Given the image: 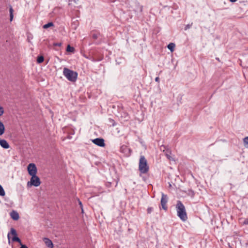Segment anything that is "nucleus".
<instances>
[{
	"label": "nucleus",
	"mask_w": 248,
	"mask_h": 248,
	"mask_svg": "<svg viewBox=\"0 0 248 248\" xmlns=\"http://www.w3.org/2000/svg\"><path fill=\"white\" fill-rule=\"evenodd\" d=\"M168 198L167 195L164 194V193H162V197L161 199V204L162 208L165 210H167V203L168 202Z\"/></svg>",
	"instance_id": "39448f33"
},
{
	"label": "nucleus",
	"mask_w": 248,
	"mask_h": 248,
	"mask_svg": "<svg viewBox=\"0 0 248 248\" xmlns=\"http://www.w3.org/2000/svg\"><path fill=\"white\" fill-rule=\"evenodd\" d=\"M175 47V44L174 43H171L169 44L168 46V48L171 52L173 51L174 48Z\"/></svg>",
	"instance_id": "4468645a"
},
{
	"label": "nucleus",
	"mask_w": 248,
	"mask_h": 248,
	"mask_svg": "<svg viewBox=\"0 0 248 248\" xmlns=\"http://www.w3.org/2000/svg\"><path fill=\"white\" fill-rule=\"evenodd\" d=\"M10 217L14 220H17L19 218L18 213L16 211L14 210H13L10 213Z\"/></svg>",
	"instance_id": "9b49d317"
},
{
	"label": "nucleus",
	"mask_w": 248,
	"mask_h": 248,
	"mask_svg": "<svg viewBox=\"0 0 248 248\" xmlns=\"http://www.w3.org/2000/svg\"><path fill=\"white\" fill-rule=\"evenodd\" d=\"M177 214L179 217L183 221H185L187 219V216L186 208L184 204L180 201H177L176 205Z\"/></svg>",
	"instance_id": "f257e3e1"
},
{
	"label": "nucleus",
	"mask_w": 248,
	"mask_h": 248,
	"mask_svg": "<svg viewBox=\"0 0 248 248\" xmlns=\"http://www.w3.org/2000/svg\"><path fill=\"white\" fill-rule=\"evenodd\" d=\"M46 245L49 248H53L54 247L52 241L48 238L45 237L43 239Z\"/></svg>",
	"instance_id": "1a4fd4ad"
},
{
	"label": "nucleus",
	"mask_w": 248,
	"mask_h": 248,
	"mask_svg": "<svg viewBox=\"0 0 248 248\" xmlns=\"http://www.w3.org/2000/svg\"><path fill=\"white\" fill-rule=\"evenodd\" d=\"M20 246H21V247L20 248H28V247L27 246H26L25 245L22 244Z\"/></svg>",
	"instance_id": "cd10ccee"
},
{
	"label": "nucleus",
	"mask_w": 248,
	"mask_h": 248,
	"mask_svg": "<svg viewBox=\"0 0 248 248\" xmlns=\"http://www.w3.org/2000/svg\"><path fill=\"white\" fill-rule=\"evenodd\" d=\"M192 25V23H191L190 24H187L186 26V27H185V30L186 31L187 30V29H189Z\"/></svg>",
	"instance_id": "393cba45"
},
{
	"label": "nucleus",
	"mask_w": 248,
	"mask_h": 248,
	"mask_svg": "<svg viewBox=\"0 0 248 248\" xmlns=\"http://www.w3.org/2000/svg\"><path fill=\"white\" fill-rule=\"evenodd\" d=\"M153 211V207H148L147 211L148 214L151 213V212Z\"/></svg>",
	"instance_id": "a878e982"
},
{
	"label": "nucleus",
	"mask_w": 248,
	"mask_h": 248,
	"mask_svg": "<svg viewBox=\"0 0 248 248\" xmlns=\"http://www.w3.org/2000/svg\"><path fill=\"white\" fill-rule=\"evenodd\" d=\"M5 132V127L3 123L0 121V136L3 135Z\"/></svg>",
	"instance_id": "f8f14e48"
},
{
	"label": "nucleus",
	"mask_w": 248,
	"mask_h": 248,
	"mask_svg": "<svg viewBox=\"0 0 248 248\" xmlns=\"http://www.w3.org/2000/svg\"><path fill=\"white\" fill-rule=\"evenodd\" d=\"M7 237H8V239L9 240V242H10V233H8Z\"/></svg>",
	"instance_id": "473e14b6"
},
{
	"label": "nucleus",
	"mask_w": 248,
	"mask_h": 248,
	"mask_svg": "<svg viewBox=\"0 0 248 248\" xmlns=\"http://www.w3.org/2000/svg\"><path fill=\"white\" fill-rule=\"evenodd\" d=\"M244 143L245 146L248 148V137H245L243 139Z\"/></svg>",
	"instance_id": "4be33fe9"
},
{
	"label": "nucleus",
	"mask_w": 248,
	"mask_h": 248,
	"mask_svg": "<svg viewBox=\"0 0 248 248\" xmlns=\"http://www.w3.org/2000/svg\"><path fill=\"white\" fill-rule=\"evenodd\" d=\"M92 142L95 145L103 147L105 146V144L104 142V140L102 138H96L92 140Z\"/></svg>",
	"instance_id": "0eeeda50"
},
{
	"label": "nucleus",
	"mask_w": 248,
	"mask_h": 248,
	"mask_svg": "<svg viewBox=\"0 0 248 248\" xmlns=\"http://www.w3.org/2000/svg\"><path fill=\"white\" fill-rule=\"evenodd\" d=\"M62 45V44L60 43H55L54 44V46H61Z\"/></svg>",
	"instance_id": "c85d7f7f"
},
{
	"label": "nucleus",
	"mask_w": 248,
	"mask_h": 248,
	"mask_svg": "<svg viewBox=\"0 0 248 248\" xmlns=\"http://www.w3.org/2000/svg\"><path fill=\"white\" fill-rule=\"evenodd\" d=\"M244 223L245 224H248V218L246 219L245 221H244Z\"/></svg>",
	"instance_id": "7c9ffc66"
},
{
	"label": "nucleus",
	"mask_w": 248,
	"mask_h": 248,
	"mask_svg": "<svg viewBox=\"0 0 248 248\" xmlns=\"http://www.w3.org/2000/svg\"><path fill=\"white\" fill-rule=\"evenodd\" d=\"M0 145L4 149H7L10 147V146L7 141L3 139L0 138Z\"/></svg>",
	"instance_id": "9d476101"
},
{
	"label": "nucleus",
	"mask_w": 248,
	"mask_h": 248,
	"mask_svg": "<svg viewBox=\"0 0 248 248\" xmlns=\"http://www.w3.org/2000/svg\"><path fill=\"white\" fill-rule=\"evenodd\" d=\"M139 170L141 173H146L149 170L147 160L143 155L140 156Z\"/></svg>",
	"instance_id": "7ed1b4c3"
},
{
	"label": "nucleus",
	"mask_w": 248,
	"mask_h": 248,
	"mask_svg": "<svg viewBox=\"0 0 248 248\" xmlns=\"http://www.w3.org/2000/svg\"><path fill=\"white\" fill-rule=\"evenodd\" d=\"M53 26H54L53 23L52 22H48V23L43 25V28L45 29H46L50 27H53Z\"/></svg>",
	"instance_id": "ddd939ff"
},
{
	"label": "nucleus",
	"mask_w": 248,
	"mask_h": 248,
	"mask_svg": "<svg viewBox=\"0 0 248 248\" xmlns=\"http://www.w3.org/2000/svg\"><path fill=\"white\" fill-rule=\"evenodd\" d=\"M10 233L11 234L14 235V236H16L17 235L16 230L13 228H11Z\"/></svg>",
	"instance_id": "412c9836"
},
{
	"label": "nucleus",
	"mask_w": 248,
	"mask_h": 248,
	"mask_svg": "<svg viewBox=\"0 0 248 248\" xmlns=\"http://www.w3.org/2000/svg\"><path fill=\"white\" fill-rule=\"evenodd\" d=\"M5 195V191L2 186L0 185V196H4Z\"/></svg>",
	"instance_id": "6ab92c4d"
},
{
	"label": "nucleus",
	"mask_w": 248,
	"mask_h": 248,
	"mask_svg": "<svg viewBox=\"0 0 248 248\" xmlns=\"http://www.w3.org/2000/svg\"><path fill=\"white\" fill-rule=\"evenodd\" d=\"M12 241L14 242H17L19 243L20 245H21L22 244L20 238L16 236H14L12 238Z\"/></svg>",
	"instance_id": "2eb2a0df"
},
{
	"label": "nucleus",
	"mask_w": 248,
	"mask_h": 248,
	"mask_svg": "<svg viewBox=\"0 0 248 248\" xmlns=\"http://www.w3.org/2000/svg\"><path fill=\"white\" fill-rule=\"evenodd\" d=\"M237 0H230V1L232 2H234L236 1Z\"/></svg>",
	"instance_id": "72a5a7b5"
},
{
	"label": "nucleus",
	"mask_w": 248,
	"mask_h": 248,
	"mask_svg": "<svg viewBox=\"0 0 248 248\" xmlns=\"http://www.w3.org/2000/svg\"><path fill=\"white\" fill-rule=\"evenodd\" d=\"M30 183L31 185L35 186H38L41 184L40 179L36 175L31 176Z\"/></svg>",
	"instance_id": "423d86ee"
},
{
	"label": "nucleus",
	"mask_w": 248,
	"mask_h": 248,
	"mask_svg": "<svg viewBox=\"0 0 248 248\" xmlns=\"http://www.w3.org/2000/svg\"><path fill=\"white\" fill-rule=\"evenodd\" d=\"M4 112V108L0 106V116H1Z\"/></svg>",
	"instance_id": "b1692460"
},
{
	"label": "nucleus",
	"mask_w": 248,
	"mask_h": 248,
	"mask_svg": "<svg viewBox=\"0 0 248 248\" xmlns=\"http://www.w3.org/2000/svg\"><path fill=\"white\" fill-rule=\"evenodd\" d=\"M155 81L159 82V77H156L155 78Z\"/></svg>",
	"instance_id": "c756f323"
},
{
	"label": "nucleus",
	"mask_w": 248,
	"mask_h": 248,
	"mask_svg": "<svg viewBox=\"0 0 248 248\" xmlns=\"http://www.w3.org/2000/svg\"><path fill=\"white\" fill-rule=\"evenodd\" d=\"M188 195L189 196H191V197H193L195 195V193H194V191L190 189V190H188Z\"/></svg>",
	"instance_id": "5701e85b"
},
{
	"label": "nucleus",
	"mask_w": 248,
	"mask_h": 248,
	"mask_svg": "<svg viewBox=\"0 0 248 248\" xmlns=\"http://www.w3.org/2000/svg\"><path fill=\"white\" fill-rule=\"evenodd\" d=\"M44 60V57L43 56H40L37 57V62L38 63H41L43 62Z\"/></svg>",
	"instance_id": "f3484780"
},
{
	"label": "nucleus",
	"mask_w": 248,
	"mask_h": 248,
	"mask_svg": "<svg viewBox=\"0 0 248 248\" xmlns=\"http://www.w3.org/2000/svg\"><path fill=\"white\" fill-rule=\"evenodd\" d=\"M75 50V48L71 46L70 45H68L66 48V51L67 52H73Z\"/></svg>",
	"instance_id": "a211bd4d"
},
{
	"label": "nucleus",
	"mask_w": 248,
	"mask_h": 248,
	"mask_svg": "<svg viewBox=\"0 0 248 248\" xmlns=\"http://www.w3.org/2000/svg\"><path fill=\"white\" fill-rule=\"evenodd\" d=\"M139 6H140V12H142V9H143V6H140V5H139Z\"/></svg>",
	"instance_id": "2f4dec72"
},
{
	"label": "nucleus",
	"mask_w": 248,
	"mask_h": 248,
	"mask_svg": "<svg viewBox=\"0 0 248 248\" xmlns=\"http://www.w3.org/2000/svg\"><path fill=\"white\" fill-rule=\"evenodd\" d=\"M63 75L70 81L75 82L78 78V73L68 68L64 67L63 70Z\"/></svg>",
	"instance_id": "f03ea898"
},
{
	"label": "nucleus",
	"mask_w": 248,
	"mask_h": 248,
	"mask_svg": "<svg viewBox=\"0 0 248 248\" xmlns=\"http://www.w3.org/2000/svg\"><path fill=\"white\" fill-rule=\"evenodd\" d=\"M27 170L30 175L32 176L36 175L37 170L34 163H30L28 166Z\"/></svg>",
	"instance_id": "20e7f679"
},
{
	"label": "nucleus",
	"mask_w": 248,
	"mask_h": 248,
	"mask_svg": "<svg viewBox=\"0 0 248 248\" xmlns=\"http://www.w3.org/2000/svg\"><path fill=\"white\" fill-rule=\"evenodd\" d=\"M9 12H10V21H12L13 20V16H13L14 10L11 6L10 7Z\"/></svg>",
	"instance_id": "dca6fc26"
},
{
	"label": "nucleus",
	"mask_w": 248,
	"mask_h": 248,
	"mask_svg": "<svg viewBox=\"0 0 248 248\" xmlns=\"http://www.w3.org/2000/svg\"><path fill=\"white\" fill-rule=\"evenodd\" d=\"M78 202H79V204L80 205V207H81V210H82V212H83V207H82V202L81 201H80L79 200H78Z\"/></svg>",
	"instance_id": "bb28decb"
},
{
	"label": "nucleus",
	"mask_w": 248,
	"mask_h": 248,
	"mask_svg": "<svg viewBox=\"0 0 248 248\" xmlns=\"http://www.w3.org/2000/svg\"><path fill=\"white\" fill-rule=\"evenodd\" d=\"M99 35H100V33L99 32H93L92 33V37L94 39H96Z\"/></svg>",
	"instance_id": "aec40b11"
},
{
	"label": "nucleus",
	"mask_w": 248,
	"mask_h": 248,
	"mask_svg": "<svg viewBox=\"0 0 248 248\" xmlns=\"http://www.w3.org/2000/svg\"><path fill=\"white\" fill-rule=\"evenodd\" d=\"M120 151L127 156L131 154V150L126 145H123L120 147Z\"/></svg>",
	"instance_id": "6e6552de"
}]
</instances>
